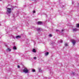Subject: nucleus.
<instances>
[{"label":"nucleus","mask_w":79,"mask_h":79,"mask_svg":"<svg viewBox=\"0 0 79 79\" xmlns=\"http://www.w3.org/2000/svg\"><path fill=\"white\" fill-rule=\"evenodd\" d=\"M12 10V9L7 8V14L8 15H9V14H10V13L11 12V10Z\"/></svg>","instance_id":"f257e3e1"},{"label":"nucleus","mask_w":79,"mask_h":79,"mask_svg":"<svg viewBox=\"0 0 79 79\" xmlns=\"http://www.w3.org/2000/svg\"><path fill=\"white\" fill-rule=\"evenodd\" d=\"M23 73H29V70L26 68H25L23 70Z\"/></svg>","instance_id":"f03ea898"},{"label":"nucleus","mask_w":79,"mask_h":79,"mask_svg":"<svg viewBox=\"0 0 79 79\" xmlns=\"http://www.w3.org/2000/svg\"><path fill=\"white\" fill-rule=\"evenodd\" d=\"M72 42L73 44V45H75V44H76V40H72Z\"/></svg>","instance_id":"7ed1b4c3"},{"label":"nucleus","mask_w":79,"mask_h":79,"mask_svg":"<svg viewBox=\"0 0 79 79\" xmlns=\"http://www.w3.org/2000/svg\"><path fill=\"white\" fill-rule=\"evenodd\" d=\"M78 29H77L76 28H75L73 29V31L74 32H76V31H78Z\"/></svg>","instance_id":"20e7f679"},{"label":"nucleus","mask_w":79,"mask_h":79,"mask_svg":"<svg viewBox=\"0 0 79 79\" xmlns=\"http://www.w3.org/2000/svg\"><path fill=\"white\" fill-rule=\"evenodd\" d=\"M7 52H10V51H11V49H10L9 48H8L7 49Z\"/></svg>","instance_id":"39448f33"},{"label":"nucleus","mask_w":79,"mask_h":79,"mask_svg":"<svg viewBox=\"0 0 79 79\" xmlns=\"http://www.w3.org/2000/svg\"><path fill=\"white\" fill-rule=\"evenodd\" d=\"M42 22H38V24H42Z\"/></svg>","instance_id":"423d86ee"},{"label":"nucleus","mask_w":79,"mask_h":79,"mask_svg":"<svg viewBox=\"0 0 79 79\" xmlns=\"http://www.w3.org/2000/svg\"><path fill=\"white\" fill-rule=\"evenodd\" d=\"M49 53H48V52H46L45 53V55H46V56H47V55H48V54H49Z\"/></svg>","instance_id":"0eeeda50"},{"label":"nucleus","mask_w":79,"mask_h":79,"mask_svg":"<svg viewBox=\"0 0 79 79\" xmlns=\"http://www.w3.org/2000/svg\"><path fill=\"white\" fill-rule=\"evenodd\" d=\"M16 39H18L19 38H21L20 36H17L16 37Z\"/></svg>","instance_id":"6e6552de"},{"label":"nucleus","mask_w":79,"mask_h":79,"mask_svg":"<svg viewBox=\"0 0 79 79\" xmlns=\"http://www.w3.org/2000/svg\"><path fill=\"white\" fill-rule=\"evenodd\" d=\"M13 48L14 50H16V46H14L13 47Z\"/></svg>","instance_id":"1a4fd4ad"},{"label":"nucleus","mask_w":79,"mask_h":79,"mask_svg":"<svg viewBox=\"0 0 79 79\" xmlns=\"http://www.w3.org/2000/svg\"><path fill=\"white\" fill-rule=\"evenodd\" d=\"M76 27H79V24H77Z\"/></svg>","instance_id":"9d476101"},{"label":"nucleus","mask_w":79,"mask_h":79,"mask_svg":"<svg viewBox=\"0 0 79 79\" xmlns=\"http://www.w3.org/2000/svg\"><path fill=\"white\" fill-rule=\"evenodd\" d=\"M32 51L33 52H34V53H35V52H36V51H35V49H33Z\"/></svg>","instance_id":"9b49d317"},{"label":"nucleus","mask_w":79,"mask_h":79,"mask_svg":"<svg viewBox=\"0 0 79 79\" xmlns=\"http://www.w3.org/2000/svg\"><path fill=\"white\" fill-rule=\"evenodd\" d=\"M39 70L40 72H42V70L40 68L39 69Z\"/></svg>","instance_id":"f8f14e48"},{"label":"nucleus","mask_w":79,"mask_h":79,"mask_svg":"<svg viewBox=\"0 0 79 79\" xmlns=\"http://www.w3.org/2000/svg\"><path fill=\"white\" fill-rule=\"evenodd\" d=\"M40 28H38L36 29V30H37L38 31H40Z\"/></svg>","instance_id":"ddd939ff"},{"label":"nucleus","mask_w":79,"mask_h":79,"mask_svg":"<svg viewBox=\"0 0 79 79\" xmlns=\"http://www.w3.org/2000/svg\"><path fill=\"white\" fill-rule=\"evenodd\" d=\"M64 45L65 47H67V46H68V44L66 43Z\"/></svg>","instance_id":"4468645a"},{"label":"nucleus","mask_w":79,"mask_h":79,"mask_svg":"<svg viewBox=\"0 0 79 79\" xmlns=\"http://www.w3.org/2000/svg\"><path fill=\"white\" fill-rule=\"evenodd\" d=\"M32 72H35V69H33L32 70Z\"/></svg>","instance_id":"2eb2a0df"},{"label":"nucleus","mask_w":79,"mask_h":79,"mask_svg":"<svg viewBox=\"0 0 79 79\" xmlns=\"http://www.w3.org/2000/svg\"><path fill=\"white\" fill-rule=\"evenodd\" d=\"M60 43H62L63 42V40H60Z\"/></svg>","instance_id":"dca6fc26"},{"label":"nucleus","mask_w":79,"mask_h":79,"mask_svg":"<svg viewBox=\"0 0 79 79\" xmlns=\"http://www.w3.org/2000/svg\"><path fill=\"white\" fill-rule=\"evenodd\" d=\"M34 59L35 60H36V57H33Z\"/></svg>","instance_id":"f3484780"},{"label":"nucleus","mask_w":79,"mask_h":79,"mask_svg":"<svg viewBox=\"0 0 79 79\" xmlns=\"http://www.w3.org/2000/svg\"><path fill=\"white\" fill-rule=\"evenodd\" d=\"M49 37H52V34H50L49 35Z\"/></svg>","instance_id":"a211bd4d"},{"label":"nucleus","mask_w":79,"mask_h":79,"mask_svg":"<svg viewBox=\"0 0 79 79\" xmlns=\"http://www.w3.org/2000/svg\"><path fill=\"white\" fill-rule=\"evenodd\" d=\"M35 13V10H33V13Z\"/></svg>","instance_id":"6ab92c4d"},{"label":"nucleus","mask_w":79,"mask_h":79,"mask_svg":"<svg viewBox=\"0 0 79 79\" xmlns=\"http://www.w3.org/2000/svg\"><path fill=\"white\" fill-rule=\"evenodd\" d=\"M64 31V29H62V30H61V32H63V31Z\"/></svg>","instance_id":"aec40b11"},{"label":"nucleus","mask_w":79,"mask_h":79,"mask_svg":"<svg viewBox=\"0 0 79 79\" xmlns=\"http://www.w3.org/2000/svg\"><path fill=\"white\" fill-rule=\"evenodd\" d=\"M18 68H20V66H19L18 65Z\"/></svg>","instance_id":"412c9836"},{"label":"nucleus","mask_w":79,"mask_h":79,"mask_svg":"<svg viewBox=\"0 0 79 79\" xmlns=\"http://www.w3.org/2000/svg\"><path fill=\"white\" fill-rule=\"evenodd\" d=\"M72 4H73V5H74V2H72Z\"/></svg>","instance_id":"4be33fe9"},{"label":"nucleus","mask_w":79,"mask_h":79,"mask_svg":"<svg viewBox=\"0 0 79 79\" xmlns=\"http://www.w3.org/2000/svg\"><path fill=\"white\" fill-rule=\"evenodd\" d=\"M56 32H57V31H59V30H56Z\"/></svg>","instance_id":"5701e85b"},{"label":"nucleus","mask_w":79,"mask_h":79,"mask_svg":"<svg viewBox=\"0 0 79 79\" xmlns=\"http://www.w3.org/2000/svg\"><path fill=\"white\" fill-rule=\"evenodd\" d=\"M73 75H74V73H73Z\"/></svg>","instance_id":"b1692460"},{"label":"nucleus","mask_w":79,"mask_h":79,"mask_svg":"<svg viewBox=\"0 0 79 79\" xmlns=\"http://www.w3.org/2000/svg\"><path fill=\"white\" fill-rule=\"evenodd\" d=\"M0 1H2V0H0Z\"/></svg>","instance_id":"393cba45"}]
</instances>
